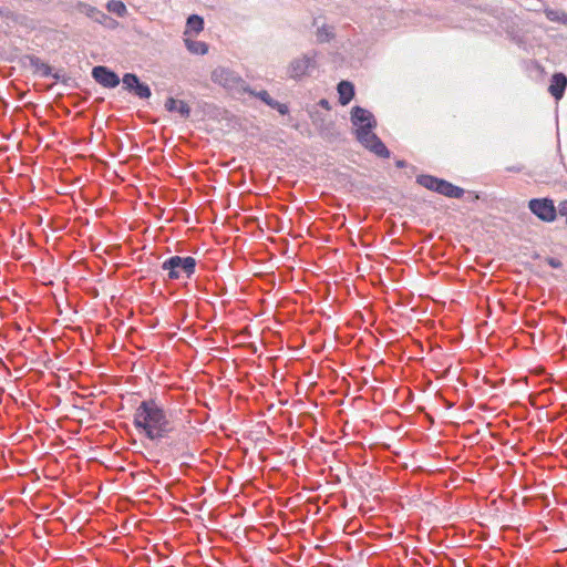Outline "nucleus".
Returning a JSON list of instances; mask_svg holds the SVG:
<instances>
[{
    "instance_id": "nucleus-17",
    "label": "nucleus",
    "mask_w": 567,
    "mask_h": 567,
    "mask_svg": "<svg viewBox=\"0 0 567 567\" xmlns=\"http://www.w3.org/2000/svg\"><path fill=\"white\" fill-rule=\"evenodd\" d=\"M416 182L419 185L423 186L426 189L437 192L441 178L431 175H420L417 176Z\"/></svg>"
},
{
    "instance_id": "nucleus-12",
    "label": "nucleus",
    "mask_w": 567,
    "mask_h": 567,
    "mask_svg": "<svg viewBox=\"0 0 567 567\" xmlns=\"http://www.w3.org/2000/svg\"><path fill=\"white\" fill-rule=\"evenodd\" d=\"M339 102L341 105H347L354 96V86L351 82L341 81L338 84Z\"/></svg>"
},
{
    "instance_id": "nucleus-21",
    "label": "nucleus",
    "mask_w": 567,
    "mask_h": 567,
    "mask_svg": "<svg viewBox=\"0 0 567 567\" xmlns=\"http://www.w3.org/2000/svg\"><path fill=\"white\" fill-rule=\"evenodd\" d=\"M133 93L140 99H148L152 95L150 86L145 83H141L138 79Z\"/></svg>"
},
{
    "instance_id": "nucleus-14",
    "label": "nucleus",
    "mask_w": 567,
    "mask_h": 567,
    "mask_svg": "<svg viewBox=\"0 0 567 567\" xmlns=\"http://www.w3.org/2000/svg\"><path fill=\"white\" fill-rule=\"evenodd\" d=\"M203 30H204V19L197 14H192L187 19L186 30L184 32V35H187L189 31H193L196 34H198Z\"/></svg>"
},
{
    "instance_id": "nucleus-5",
    "label": "nucleus",
    "mask_w": 567,
    "mask_h": 567,
    "mask_svg": "<svg viewBox=\"0 0 567 567\" xmlns=\"http://www.w3.org/2000/svg\"><path fill=\"white\" fill-rule=\"evenodd\" d=\"M316 53L312 55L305 54L301 58L291 61L288 73L292 79H300L309 73L311 69L316 68Z\"/></svg>"
},
{
    "instance_id": "nucleus-25",
    "label": "nucleus",
    "mask_w": 567,
    "mask_h": 567,
    "mask_svg": "<svg viewBox=\"0 0 567 567\" xmlns=\"http://www.w3.org/2000/svg\"><path fill=\"white\" fill-rule=\"evenodd\" d=\"M320 105H321L322 107L329 109V102H328L327 100H321V101H320Z\"/></svg>"
},
{
    "instance_id": "nucleus-23",
    "label": "nucleus",
    "mask_w": 567,
    "mask_h": 567,
    "mask_svg": "<svg viewBox=\"0 0 567 567\" xmlns=\"http://www.w3.org/2000/svg\"><path fill=\"white\" fill-rule=\"evenodd\" d=\"M557 210L561 216L567 217V200L560 202Z\"/></svg>"
},
{
    "instance_id": "nucleus-22",
    "label": "nucleus",
    "mask_w": 567,
    "mask_h": 567,
    "mask_svg": "<svg viewBox=\"0 0 567 567\" xmlns=\"http://www.w3.org/2000/svg\"><path fill=\"white\" fill-rule=\"evenodd\" d=\"M258 96L265 102L267 103L268 105L270 106H274V101L270 97V95L268 94V92L266 91H261Z\"/></svg>"
},
{
    "instance_id": "nucleus-10",
    "label": "nucleus",
    "mask_w": 567,
    "mask_h": 567,
    "mask_svg": "<svg viewBox=\"0 0 567 567\" xmlns=\"http://www.w3.org/2000/svg\"><path fill=\"white\" fill-rule=\"evenodd\" d=\"M436 193L450 198H461L464 195V189L445 179H441Z\"/></svg>"
},
{
    "instance_id": "nucleus-18",
    "label": "nucleus",
    "mask_w": 567,
    "mask_h": 567,
    "mask_svg": "<svg viewBox=\"0 0 567 567\" xmlns=\"http://www.w3.org/2000/svg\"><path fill=\"white\" fill-rule=\"evenodd\" d=\"M106 8L110 12L115 13L118 17H125L127 14L126 6L120 0H111L107 2Z\"/></svg>"
},
{
    "instance_id": "nucleus-15",
    "label": "nucleus",
    "mask_w": 567,
    "mask_h": 567,
    "mask_svg": "<svg viewBox=\"0 0 567 567\" xmlns=\"http://www.w3.org/2000/svg\"><path fill=\"white\" fill-rule=\"evenodd\" d=\"M185 45L187 50L194 54H200L204 55L208 52V45L207 43L203 41L192 40L188 38L184 39Z\"/></svg>"
},
{
    "instance_id": "nucleus-4",
    "label": "nucleus",
    "mask_w": 567,
    "mask_h": 567,
    "mask_svg": "<svg viewBox=\"0 0 567 567\" xmlns=\"http://www.w3.org/2000/svg\"><path fill=\"white\" fill-rule=\"evenodd\" d=\"M528 207L533 214L544 221H553L556 218L557 210L551 199H532Z\"/></svg>"
},
{
    "instance_id": "nucleus-1",
    "label": "nucleus",
    "mask_w": 567,
    "mask_h": 567,
    "mask_svg": "<svg viewBox=\"0 0 567 567\" xmlns=\"http://www.w3.org/2000/svg\"><path fill=\"white\" fill-rule=\"evenodd\" d=\"M133 425L140 434L154 442L168 439L176 427L172 414L152 398L143 400L135 409Z\"/></svg>"
},
{
    "instance_id": "nucleus-26",
    "label": "nucleus",
    "mask_w": 567,
    "mask_h": 567,
    "mask_svg": "<svg viewBox=\"0 0 567 567\" xmlns=\"http://www.w3.org/2000/svg\"><path fill=\"white\" fill-rule=\"evenodd\" d=\"M279 112H280V113H282V114H285V113L287 112V107H286L285 105H281V106L279 107Z\"/></svg>"
},
{
    "instance_id": "nucleus-20",
    "label": "nucleus",
    "mask_w": 567,
    "mask_h": 567,
    "mask_svg": "<svg viewBox=\"0 0 567 567\" xmlns=\"http://www.w3.org/2000/svg\"><path fill=\"white\" fill-rule=\"evenodd\" d=\"M123 87L128 91L133 92L135 89V85L137 84V75L134 73H125L122 79Z\"/></svg>"
},
{
    "instance_id": "nucleus-24",
    "label": "nucleus",
    "mask_w": 567,
    "mask_h": 567,
    "mask_svg": "<svg viewBox=\"0 0 567 567\" xmlns=\"http://www.w3.org/2000/svg\"><path fill=\"white\" fill-rule=\"evenodd\" d=\"M549 265H550L551 267H555V268H556V267H558V266L560 265V262H559V261H557V260H555V259H550V260H549Z\"/></svg>"
},
{
    "instance_id": "nucleus-27",
    "label": "nucleus",
    "mask_w": 567,
    "mask_h": 567,
    "mask_svg": "<svg viewBox=\"0 0 567 567\" xmlns=\"http://www.w3.org/2000/svg\"><path fill=\"white\" fill-rule=\"evenodd\" d=\"M553 14H554L553 11L548 12L547 18H549L550 20H556L557 18H553Z\"/></svg>"
},
{
    "instance_id": "nucleus-13",
    "label": "nucleus",
    "mask_w": 567,
    "mask_h": 567,
    "mask_svg": "<svg viewBox=\"0 0 567 567\" xmlns=\"http://www.w3.org/2000/svg\"><path fill=\"white\" fill-rule=\"evenodd\" d=\"M28 60H29L30 66L33 69V71L35 73H38L44 78L52 75L51 66L48 63H45L44 61H42L40 58H38L35 55H30V56H28Z\"/></svg>"
},
{
    "instance_id": "nucleus-6",
    "label": "nucleus",
    "mask_w": 567,
    "mask_h": 567,
    "mask_svg": "<svg viewBox=\"0 0 567 567\" xmlns=\"http://www.w3.org/2000/svg\"><path fill=\"white\" fill-rule=\"evenodd\" d=\"M92 78L102 86L107 89L116 87L121 80L118 75L106 66L97 65L92 70Z\"/></svg>"
},
{
    "instance_id": "nucleus-19",
    "label": "nucleus",
    "mask_w": 567,
    "mask_h": 567,
    "mask_svg": "<svg viewBox=\"0 0 567 567\" xmlns=\"http://www.w3.org/2000/svg\"><path fill=\"white\" fill-rule=\"evenodd\" d=\"M317 41L320 43L329 42L333 38L332 28L322 25L317 30Z\"/></svg>"
},
{
    "instance_id": "nucleus-16",
    "label": "nucleus",
    "mask_w": 567,
    "mask_h": 567,
    "mask_svg": "<svg viewBox=\"0 0 567 567\" xmlns=\"http://www.w3.org/2000/svg\"><path fill=\"white\" fill-rule=\"evenodd\" d=\"M212 76L215 82H218L224 86H230L231 81L234 80V74L223 68L216 69Z\"/></svg>"
},
{
    "instance_id": "nucleus-11",
    "label": "nucleus",
    "mask_w": 567,
    "mask_h": 567,
    "mask_svg": "<svg viewBox=\"0 0 567 567\" xmlns=\"http://www.w3.org/2000/svg\"><path fill=\"white\" fill-rule=\"evenodd\" d=\"M165 109L168 112H177L183 117H188L190 114V107L188 104L182 100H176L174 97H168L165 102Z\"/></svg>"
},
{
    "instance_id": "nucleus-3",
    "label": "nucleus",
    "mask_w": 567,
    "mask_h": 567,
    "mask_svg": "<svg viewBox=\"0 0 567 567\" xmlns=\"http://www.w3.org/2000/svg\"><path fill=\"white\" fill-rule=\"evenodd\" d=\"M373 128H357V138L359 142L375 155L388 158L390 152L383 142L372 132Z\"/></svg>"
},
{
    "instance_id": "nucleus-2",
    "label": "nucleus",
    "mask_w": 567,
    "mask_h": 567,
    "mask_svg": "<svg viewBox=\"0 0 567 567\" xmlns=\"http://www.w3.org/2000/svg\"><path fill=\"white\" fill-rule=\"evenodd\" d=\"M196 265L194 257L173 256L162 264V269L167 271L169 280L189 279L195 274Z\"/></svg>"
},
{
    "instance_id": "nucleus-9",
    "label": "nucleus",
    "mask_w": 567,
    "mask_h": 567,
    "mask_svg": "<svg viewBox=\"0 0 567 567\" xmlns=\"http://www.w3.org/2000/svg\"><path fill=\"white\" fill-rule=\"evenodd\" d=\"M566 86H567L566 76L563 73H556L551 78L550 85H549V92L555 99L559 100V99H561Z\"/></svg>"
},
{
    "instance_id": "nucleus-8",
    "label": "nucleus",
    "mask_w": 567,
    "mask_h": 567,
    "mask_svg": "<svg viewBox=\"0 0 567 567\" xmlns=\"http://www.w3.org/2000/svg\"><path fill=\"white\" fill-rule=\"evenodd\" d=\"M79 10L100 24L106 25L109 28L116 25V21L114 19L110 18L107 14L96 9L95 7L86 3H79Z\"/></svg>"
},
{
    "instance_id": "nucleus-7",
    "label": "nucleus",
    "mask_w": 567,
    "mask_h": 567,
    "mask_svg": "<svg viewBox=\"0 0 567 567\" xmlns=\"http://www.w3.org/2000/svg\"><path fill=\"white\" fill-rule=\"evenodd\" d=\"M351 121L358 128H374L377 121L373 114L360 106H354L351 112Z\"/></svg>"
}]
</instances>
